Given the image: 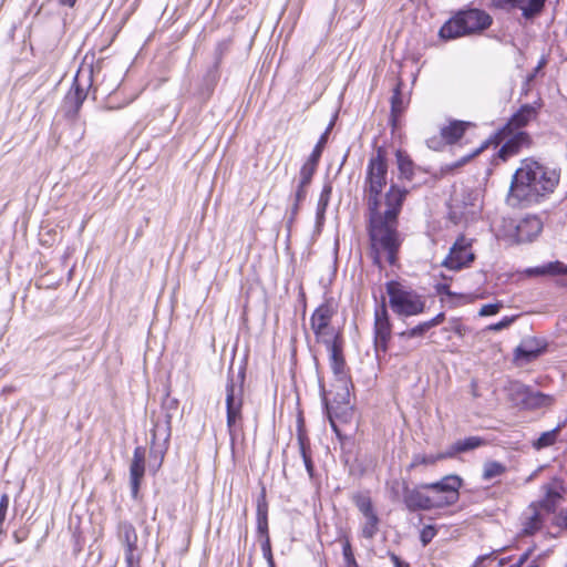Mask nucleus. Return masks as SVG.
Masks as SVG:
<instances>
[{
	"instance_id": "f257e3e1",
	"label": "nucleus",
	"mask_w": 567,
	"mask_h": 567,
	"mask_svg": "<svg viewBox=\"0 0 567 567\" xmlns=\"http://www.w3.org/2000/svg\"><path fill=\"white\" fill-rule=\"evenodd\" d=\"M386 152L383 147H378L369 158L363 183V199L368 212V235L375 261L379 262L381 254H385L389 264L394 265L401 246L398 217L409 190L405 187L391 184L384 195L385 208L382 209L381 194L386 185Z\"/></svg>"
},
{
	"instance_id": "f03ea898",
	"label": "nucleus",
	"mask_w": 567,
	"mask_h": 567,
	"mask_svg": "<svg viewBox=\"0 0 567 567\" xmlns=\"http://www.w3.org/2000/svg\"><path fill=\"white\" fill-rule=\"evenodd\" d=\"M559 182V173L542 163L525 158L513 175L507 203L513 207H525L538 203L554 192Z\"/></svg>"
},
{
	"instance_id": "7ed1b4c3",
	"label": "nucleus",
	"mask_w": 567,
	"mask_h": 567,
	"mask_svg": "<svg viewBox=\"0 0 567 567\" xmlns=\"http://www.w3.org/2000/svg\"><path fill=\"white\" fill-rule=\"evenodd\" d=\"M329 353V363L330 368L336 377V382L338 383V388L340 392L338 393L339 404L337 408L332 404H329L327 398L323 395L322 401L326 408V412L330 422L332 430L339 435V429L336 420H340L342 422H348L352 415V411H350V390L349 385L351 384V380L347 372V364L343 357V346H339L337 348H332L327 350Z\"/></svg>"
},
{
	"instance_id": "20e7f679",
	"label": "nucleus",
	"mask_w": 567,
	"mask_h": 567,
	"mask_svg": "<svg viewBox=\"0 0 567 567\" xmlns=\"http://www.w3.org/2000/svg\"><path fill=\"white\" fill-rule=\"evenodd\" d=\"M492 24V17L480 9L460 11L440 29V37L444 40H453L472 33L482 32Z\"/></svg>"
},
{
	"instance_id": "39448f33",
	"label": "nucleus",
	"mask_w": 567,
	"mask_h": 567,
	"mask_svg": "<svg viewBox=\"0 0 567 567\" xmlns=\"http://www.w3.org/2000/svg\"><path fill=\"white\" fill-rule=\"evenodd\" d=\"M386 293L392 311L399 317H413L425 310L424 297L398 281L386 282Z\"/></svg>"
},
{
	"instance_id": "423d86ee",
	"label": "nucleus",
	"mask_w": 567,
	"mask_h": 567,
	"mask_svg": "<svg viewBox=\"0 0 567 567\" xmlns=\"http://www.w3.org/2000/svg\"><path fill=\"white\" fill-rule=\"evenodd\" d=\"M245 372L240 371L235 380L228 375L226 383V422L230 440L234 442L243 421Z\"/></svg>"
},
{
	"instance_id": "0eeeda50",
	"label": "nucleus",
	"mask_w": 567,
	"mask_h": 567,
	"mask_svg": "<svg viewBox=\"0 0 567 567\" xmlns=\"http://www.w3.org/2000/svg\"><path fill=\"white\" fill-rule=\"evenodd\" d=\"M462 486V480L457 475H446L441 481L434 483H423L420 485L423 489L436 492L437 496L433 497L439 508L451 506L458 501V489Z\"/></svg>"
},
{
	"instance_id": "6e6552de",
	"label": "nucleus",
	"mask_w": 567,
	"mask_h": 567,
	"mask_svg": "<svg viewBox=\"0 0 567 567\" xmlns=\"http://www.w3.org/2000/svg\"><path fill=\"white\" fill-rule=\"evenodd\" d=\"M473 240L461 235L450 248L449 255L442 261V266L450 270H461L470 267L475 260V254L472 250Z\"/></svg>"
},
{
	"instance_id": "1a4fd4ad",
	"label": "nucleus",
	"mask_w": 567,
	"mask_h": 567,
	"mask_svg": "<svg viewBox=\"0 0 567 567\" xmlns=\"http://www.w3.org/2000/svg\"><path fill=\"white\" fill-rule=\"evenodd\" d=\"M374 349L377 353L386 352L388 342L392 333V324L383 301L374 311Z\"/></svg>"
},
{
	"instance_id": "9d476101",
	"label": "nucleus",
	"mask_w": 567,
	"mask_h": 567,
	"mask_svg": "<svg viewBox=\"0 0 567 567\" xmlns=\"http://www.w3.org/2000/svg\"><path fill=\"white\" fill-rule=\"evenodd\" d=\"M87 96L86 87L82 86L79 80V74L74 79V82L66 93L62 110L64 112L65 117L69 120L76 118L80 109Z\"/></svg>"
},
{
	"instance_id": "9b49d317",
	"label": "nucleus",
	"mask_w": 567,
	"mask_h": 567,
	"mask_svg": "<svg viewBox=\"0 0 567 567\" xmlns=\"http://www.w3.org/2000/svg\"><path fill=\"white\" fill-rule=\"evenodd\" d=\"M545 1L546 0H492V4L496 9L506 11L519 9L525 19H532L542 12Z\"/></svg>"
},
{
	"instance_id": "f8f14e48",
	"label": "nucleus",
	"mask_w": 567,
	"mask_h": 567,
	"mask_svg": "<svg viewBox=\"0 0 567 567\" xmlns=\"http://www.w3.org/2000/svg\"><path fill=\"white\" fill-rule=\"evenodd\" d=\"M421 487L410 488L403 484V503L410 512L430 511L439 508L435 505L433 497H430L421 492Z\"/></svg>"
},
{
	"instance_id": "ddd939ff",
	"label": "nucleus",
	"mask_w": 567,
	"mask_h": 567,
	"mask_svg": "<svg viewBox=\"0 0 567 567\" xmlns=\"http://www.w3.org/2000/svg\"><path fill=\"white\" fill-rule=\"evenodd\" d=\"M511 400L515 404L523 405H540L544 404L548 396L540 392H533L529 388L519 382H513L508 388Z\"/></svg>"
},
{
	"instance_id": "4468645a",
	"label": "nucleus",
	"mask_w": 567,
	"mask_h": 567,
	"mask_svg": "<svg viewBox=\"0 0 567 567\" xmlns=\"http://www.w3.org/2000/svg\"><path fill=\"white\" fill-rule=\"evenodd\" d=\"M145 473V450L142 446L134 449L133 460L130 465V483L132 496L135 498L138 494L141 480Z\"/></svg>"
},
{
	"instance_id": "2eb2a0df",
	"label": "nucleus",
	"mask_w": 567,
	"mask_h": 567,
	"mask_svg": "<svg viewBox=\"0 0 567 567\" xmlns=\"http://www.w3.org/2000/svg\"><path fill=\"white\" fill-rule=\"evenodd\" d=\"M171 437V415L158 417L153 422L151 431L152 446L158 451L166 450Z\"/></svg>"
},
{
	"instance_id": "dca6fc26",
	"label": "nucleus",
	"mask_w": 567,
	"mask_h": 567,
	"mask_svg": "<svg viewBox=\"0 0 567 567\" xmlns=\"http://www.w3.org/2000/svg\"><path fill=\"white\" fill-rule=\"evenodd\" d=\"M543 230V221L538 216H526L516 226V237L519 243L533 241Z\"/></svg>"
},
{
	"instance_id": "f3484780",
	"label": "nucleus",
	"mask_w": 567,
	"mask_h": 567,
	"mask_svg": "<svg viewBox=\"0 0 567 567\" xmlns=\"http://www.w3.org/2000/svg\"><path fill=\"white\" fill-rule=\"evenodd\" d=\"M508 132L504 136H506ZM512 135L499 148L498 157L502 161H507L509 157L518 154L519 150L529 144V136L526 132L518 131L509 133Z\"/></svg>"
},
{
	"instance_id": "a211bd4d",
	"label": "nucleus",
	"mask_w": 567,
	"mask_h": 567,
	"mask_svg": "<svg viewBox=\"0 0 567 567\" xmlns=\"http://www.w3.org/2000/svg\"><path fill=\"white\" fill-rule=\"evenodd\" d=\"M537 116V107L532 104L523 105L509 120L506 126L502 130L501 134L505 135L506 132L513 133L526 126L532 120Z\"/></svg>"
},
{
	"instance_id": "6ab92c4d",
	"label": "nucleus",
	"mask_w": 567,
	"mask_h": 567,
	"mask_svg": "<svg viewBox=\"0 0 567 567\" xmlns=\"http://www.w3.org/2000/svg\"><path fill=\"white\" fill-rule=\"evenodd\" d=\"M545 517L537 506H528L523 515L522 534L532 536L542 529Z\"/></svg>"
},
{
	"instance_id": "aec40b11",
	"label": "nucleus",
	"mask_w": 567,
	"mask_h": 567,
	"mask_svg": "<svg viewBox=\"0 0 567 567\" xmlns=\"http://www.w3.org/2000/svg\"><path fill=\"white\" fill-rule=\"evenodd\" d=\"M336 315L334 307L329 302L321 303L312 313L310 318V327L312 331L326 329L331 324V320Z\"/></svg>"
},
{
	"instance_id": "412c9836",
	"label": "nucleus",
	"mask_w": 567,
	"mask_h": 567,
	"mask_svg": "<svg viewBox=\"0 0 567 567\" xmlns=\"http://www.w3.org/2000/svg\"><path fill=\"white\" fill-rule=\"evenodd\" d=\"M545 350L544 344H539L536 339H527L524 340L516 349H515V359L524 360L525 362H530L538 358Z\"/></svg>"
},
{
	"instance_id": "4be33fe9",
	"label": "nucleus",
	"mask_w": 567,
	"mask_h": 567,
	"mask_svg": "<svg viewBox=\"0 0 567 567\" xmlns=\"http://www.w3.org/2000/svg\"><path fill=\"white\" fill-rule=\"evenodd\" d=\"M485 444V440L480 436H470L464 440H458L453 443L446 451L445 455L449 458L456 456L460 453H465L478 449Z\"/></svg>"
},
{
	"instance_id": "5701e85b",
	"label": "nucleus",
	"mask_w": 567,
	"mask_h": 567,
	"mask_svg": "<svg viewBox=\"0 0 567 567\" xmlns=\"http://www.w3.org/2000/svg\"><path fill=\"white\" fill-rule=\"evenodd\" d=\"M316 340L326 346L327 350L343 346V339L334 327L329 324L326 329L313 331Z\"/></svg>"
},
{
	"instance_id": "b1692460",
	"label": "nucleus",
	"mask_w": 567,
	"mask_h": 567,
	"mask_svg": "<svg viewBox=\"0 0 567 567\" xmlns=\"http://www.w3.org/2000/svg\"><path fill=\"white\" fill-rule=\"evenodd\" d=\"M471 125L470 122L452 121L449 125L441 130L442 137L449 144L456 143L465 133V130Z\"/></svg>"
},
{
	"instance_id": "393cba45",
	"label": "nucleus",
	"mask_w": 567,
	"mask_h": 567,
	"mask_svg": "<svg viewBox=\"0 0 567 567\" xmlns=\"http://www.w3.org/2000/svg\"><path fill=\"white\" fill-rule=\"evenodd\" d=\"M332 193V186L330 183H327L323 185L322 190L320 193L318 204H317V212H316V224L317 227L320 228L324 223V215L326 210L328 208L330 197Z\"/></svg>"
},
{
	"instance_id": "a878e982",
	"label": "nucleus",
	"mask_w": 567,
	"mask_h": 567,
	"mask_svg": "<svg viewBox=\"0 0 567 567\" xmlns=\"http://www.w3.org/2000/svg\"><path fill=\"white\" fill-rule=\"evenodd\" d=\"M118 538L126 548H137V534L135 527L131 523L122 522L118 524Z\"/></svg>"
},
{
	"instance_id": "bb28decb",
	"label": "nucleus",
	"mask_w": 567,
	"mask_h": 567,
	"mask_svg": "<svg viewBox=\"0 0 567 567\" xmlns=\"http://www.w3.org/2000/svg\"><path fill=\"white\" fill-rule=\"evenodd\" d=\"M527 275H567V266L560 261H551L540 267L528 268Z\"/></svg>"
},
{
	"instance_id": "cd10ccee",
	"label": "nucleus",
	"mask_w": 567,
	"mask_h": 567,
	"mask_svg": "<svg viewBox=\"0 0 567 567\" xmlns=\"http://www.w3.org/2000/svg\"><path fill=\"white\" fill-rule=\"evenodd\" d=\"M396 162H398V168L400 173V178H404L408 181H411L413 177V162L410 158V156L402 152L396 151Z\"/></svg>"
},
{
	"instance_id": "c85d7f7f",
	"label": "nucleus",
	"mask_w": 567,
	"mask_h": 567,
	"mask_svg": "<svg viewBox=\"0 0 567 567\" xmlns=\"http://www.w3.org/2000/svg\"><path fill=\"white\" fill-rule=\"evenodd\" d=\"M364 522L361 527V534L367 539H372L379 532L380 519L377 513L363 516Z\"/></svg>"
},
{
	"instance_id": "c756f323",
	"label": "nucleus",
	"mask_w": 567,
	"mask_h": 567,
	"mask_svg": "<svg viewBox=\"0 0 567 567\" xmlns=\"http://www.w3.org/2000/svg\"><path fill=\"white\" fill-rule=\"evenodd\" d=\"M558 497H559V494L557 492L548 489L545 498H543L542 501H539L537 503H532L529 506H537L538 509L542 512V514L545 516L555 511L556 499Z\"/></svg>"
},
{
	"instance_id": "7c9ffc66",
	"label": "nucleus",
	"mask_w": 567,
	"mask_h": 567,
	"mask_svg": "<svg viewBox=\"0 0 567 567\" xmlns=\"http://www.w3.org/2000/svg\"><path fill=\"white\" fill-rule=\"evenodd\" d=\"M564 422L558 424L555 429L544 432L534 442V447L537 450H542L544 447L553 445L558 436V433L563 426H565Z\"/></svg>"
},
{
	"instance_id": "2f4dec72",
	"label": "nucleus",
	"mask_w": 567,
	"mask_h": 567,
	"mask_svg": "<svg viewBox=\"0 0 567 567\" xmlns=\"http://www.w3.org/2000/svg\"><path fill=\"white\" fill-rule=\"evenodd\" d=\"M506 466L496 461H488L484 463L483 466V480L491 481L497 476H501L505 473Z\"/></svg>"
},
{
	"instance_id": "473e14b6",
	"label": "nucleus",
	"mask_w": 567,
	"mask_h": 567,
	"mask_svg": "<svg viewBox=\"0 0 567 567\" xmlns=\"http://www.w3.org/2000/svg\"><path fill=\"white\" fill-rule=\"evenodd\" d=\"M404 110V102L401 94V83H398L391 97V115L395 120Z\"/></svg>"
},
{
	"instance_id": "72a5a7b5",
	"label": "nucleus",
	"mask_w": 567,
	"mask_h": 567,
	"mask_svg": "<svg viewBox=\"0 0 567 567\" xmlns=\"http://www.w3.org/2000/svg\"><path fill=\"white\" fill-rule=\"evenodd\" d=\"M449 458L447 455H445V452L439 453V454H431V455H423V454H416L413 456L411 467H415L419 465H433L437 461Z\"/></svg>"
},
{
	"instance_id": "f704fd0d",
	"label": "nucleus",
	"mask_w": 567,
	"mask_h": 567,
	"mask_svg": "<svg viewBox=\"0 0 567 567\" xmlns=\"http://www.w3.org/2000/svg\"><path fill=\"white\" fill-rule=\"evenodd\" d=\"M353 499L357 508L363 516L375 513L369 496L359 494L355 495Z\"/></svg>"
},
{
	"instance_id": "c9c22d12",
	"label": "nucleus",
	"mask_w": 567,
	"mask_h": 567,
	"mask_svg": "<svg viewBox=\"0 0 567 567\" xmlns=\"http://www.w3.org/2000/svg\"><path fill=\"white\" fill-rule=\"evenodd\" d=\"M318 164L311 162L309 159L300 168V183L303 185H309L311 183L312 176L317 169Z\"/></svg>"
},
{
	"instance_id": "e433bc0d",
	"label": "nucleus",
	"mask_w": 567,
	"mask_h": 567,
	"mask_svg": "<svg viewBox=\"0 0 567 567\" xmlns=\"http://www.w3.org/2000/svg\"><path fill=\"white\" fill-rule=\"evenodd\" d=\"M299 446H300V454L303 460L306 470H307L309 476L312 478L315 466H313V463L311 460L309 446L306 444V442L301 437H299Z\"/></svg>"
},
{
	"instance_id": "4c0bfd02",
	"label": "nucleus",
	"mask_w": 567,
	"mask_h": 567,
	"mask_svg": "<svg viewBox=\"0 0 567 567\" xmlns=\"http://www.w3.org/2000/svg\"><path fill=\"white\" fill-rule=\"evenodd\" d=\"M430 329H431V327H430L429 322L424 321V322H421L417 326L413 327L412 329L401 332L400 337L405 338V339L423 337Z\"/></svg>"
},
{
	"instance_id": "58836bf2",
	"label": "nucleus",
	"mask_w": 567,
	"mask_h": 567,
	"mask_svg": "<svg viewBox=\"0 0 567 567\" xmlns=\"http://www.w3.org/2000/svg\"><path fill=\"white\" fill-rule=\"evenodd\" d=\"M327 135H328V130L324 132V134L321 135L320 140L316 144V146L312 150L310 156L308 157L309 161L315 162L317 164L319 163V159H320V157L322 155V151H323L324 144L327 142Z\"/></svg>"
},
{
	"instance_id": "ea45409f",
	"label": "nucleus",
	"mask_w": 567,
	"mask_h": 567,
	"mask_svg": "<svg viewBox=\"0 0 567 567\" xmlns=\"http://www.w3.org/2000/svg\"><path fill=\"white\" fill-rule=\"evenodd\" d=\"M342 555L344 559V566H357L358 563L354 558L350 542L347 539L342 546Z\"/></svg>"
},
{
	"instance_id": "a19ab883",
	"label": "nucleus",
	"mask_w": 567,
	"mask_h": 567,
	"mask_svg": "<svg viewBox=\"0 0 567 567\" xmlns=\"http://www.w3.org/2000/svg\"><path fill=\"white\" fill-rule=\"evenodd\" d=\"M261 551H262V555H264V557L266 558V560L268 563V566L269 567H275L269 536H267L266 538H262Z\"/></svg>"
},
{
	"instance_id": "79ce46f5",
	"label": "nucleus",
	"mask_w": 567,
	"mask_h": 567,
	"mask_svg": "<svg viewBox=\"0 0 567 567\" xmlns=\"http://www.w3.org/2000/svg\"><path fill=\"white\" fill-rule=\"evenodd\" d=\"M436 535V529L432 525H426L420 533V540L423 546H426Z\"/></svg>"
},
{
	"instance_id": "37998d69",
	"label": "nucleus",
	"mask_w": 567,
	"mask_h": 567,
	"mask_svg": "<svg viewBox=\"0 0 567 567\" xmlns=\"http://www.w3.org/2000/svg\"><path fill=\"white\" fill-rule=\"evenodd\" d=\"M257 517H268V504L266 501L265 489H262L257 499Z\"/></svg>"
},
{
	"instance_id": "c03bdc74",
	"label": "nucleus",
	"mask_w": 567,
	"mask_h": 567,
	"mask_svg": "<svg viewBox=\"0 0 567 567\" xmlns=\"http://www.w3.org/2000/svg\"><path fill=\"white\" fill-rule=\"evenodd\" d=\"M516 319V316L513 317H505L499 322L489 324L487 327V330L489 331H501L503 329L508 328Z\"/></svg>"
},
{
	"instance_id": "a18cd8bd",
	"label": "nucleus",
	"mask_w": 567,
	"mask_h": 567,
	"mask_svg": "<svg viewBox=\"0 0 567 567\" xmlns=\"http://www.w3.org/2000/svg\"><path fill=\"white\" fill-rule=\"evenodd\" d=\"M501 308H502V303H499V302H497V303H487V305H484L480 309L478 315L482 316V317L493 316V315H496L499 311Z\"/></svg>"
},
{
	"instance_id": "49530a36",
	"label": "nucleus",
	"mask_w": 567,
	"mask_h": 567,
	"mask_svg": "<svg viewBox=\"0 0 567 567\" xmlns=\"http://www.w3.org/2000/svg\"><path fill=\"white\" fill-rule=\"evenodd\" d=\"M8 507L9 496L7 494H3L0 498V534L2 533V526L6 520Z\"/></svg>"
},
{
	"instance_id": "de8ad7c7",
	"label": "nucleus",
	"mask_w": 567,
	"mask_h": 567,
	"mask_svg": "<svg viewBox=\"0 0 567 567\" xmlns=\"http://www.w3.org/2000/svg\"><path fill=\"white\" fill-rule=\"evenodd\" d=\"M447 330L453 331L454 333H456L460 337H463L466 332L465 326L457 318L450 320V328Z\"/></svg>"
},
{
	"instance_id": "09e8293b",
	"label": "nucleus",
	"mask_w": 567,
	"mask_h": 567,
	"mask_svg": "<svg viewBox=\"0 0 567 567\" xmlns=\"http://www.w3.org/2000/svg\"><path fill=\"white\" fill-rule=\"evenodd\" d=\"M485 147V144L481 145L480 147H477L476 150H474L472 153L467 154L466 156L462 157L460 161H457L455 164H453L451 166V168H454V167H460L462 165H464L465 163H467L471 158L475 157L476 155H478Z\"/></svg>"
},
{
	"instance_id": "8fccbe9b",
	"label": "nucleus",
	"mask_w": 567,
	"mask_h": 567,
	"mask_svg": "<svg viewBox=\"0 0 567 567\" xmlns=\"http://www.w3.org/2000/svg\"><path fill=\"white\" fill-rule=\"evenodd\" d=\"M257 532L262 538L269 536L268 517H257Z\"/></svg>"
},
{
	"instance_id": "3c124183",
	"label": "nucleus",
	"mask_w": 567,
	"mask_h": 567,
	"mask_svg": "<svg viewBox=\"0 0 567 567\" xmlns=\"http://www.w3.org/2000/svg\"><path fill=\"white\" fill-rule=\"evenodd\" d=\"M309 185H303L302 183H298V186H297V189H296V193H295V200L297 202V204H300L305 200L306 196H307V187Z\"/></svg>"
},
{
	"instance_id": "603ef678",
	"label": "nucleus",
	"mask_w": 567,
	"mask_h": 567,
	"mask_svg": "<svg viewBox=\"0 0 567 567\" xmlns=\"http://www.w3.org/2000/svg\"><path fill=\"white\" fill-rule=\"evenodd\" d=\"M434 288H435V291L437 295H445L447 297L456 296V293L451 291L450 286L447 284L440 282V284H436Z\"/></svg>"
},
{
	"instance_id": "864d4df0",
	"label": "nucleus",
	"mask_w": 567,
	"mask_h": 567,
	"mask_svg": "<svg viewBox=\"0 0 567 567\" xmlns=\"http://www.w3.org/2000/svg\"><path fill=\"white\" fill-rule=\"evenodd\" d=\"M557 525L567 529V507L561 509L557 516Z\"/></svg>"
},
{
	"instance_id": "5fc2aeb1",
	"label": "nucleus",
	"mask_w": 567,
	"mask_h": 567,
	"mask_svg": "<svg viewBox=\"0 0 567 567\" xmlns=\"http://www.w3.org/2000/svg\"><path fill=\"white\" fill-rule=\"evenodd\" d=\"M445 319V315L444 312H440L439 315H436L434 318H432L431 320H427L431 329L441 324Z\"/></svg>"
},
{
	"instance_id": "6e6d98bb",
	"label": "nucleus",
	"mask_w": 567,
	"mask_h": 567,
	"mask_svg": "<svg viewBox=\"0 0 567 567\" xmlns=\"http://www.w3.org/2000/svg\"><path fill=\"white\" fill-rule=\"evenodd\" d=\"M136 549H130V548H125V561H126V567H134L133 566V563H134V551Z\"/></svg>"
},
{
	"instance_id": "4d7b16f0",
	"label": "nucleus",
	"mask_w": 567,
	"mask_h": 567,
	"mask_svg": "<svg viewBox=\"0 0 567 567\" xmlns=\"http://www.w3.org/2000/svg\"><path fill=\"white\" fill-rule=\"evenodd\" d=\"M545 65V60L539 61L538 65L534 69V72L527 76V81H532L536 73Z\"/></svg>"
},
{
	"instance_id": "13d9d810",
	"label": "nucleus",
	"mask_w": 567,
	"mask_h": 567,
	"mask_svg": "<svg viewBox=\"0 0 567 567\" xmlns=\"http://www.w3.org/2000/svg\"><path fill=\"white\" fill-rule=\"evenodd\" d=\"M391 559L394 564V567H410L408 564H403L401 559L394 554L391 555Z\"/></svg>"
},
{
	"instance_id": "bf43d9fd",
	"label": "nucleus",
	"mask_w": 567,
	"mask_h": 567,
	"mask_svg": "<svg viewBox=\"0 0 567 567\" xmlns=\"http://www.w3.org/2000/svg\"><path fill=\"white\" fill-rule=\"evenodd\" d=\"M60 4L73 8L76 3V0H58Z\"/></svg>"
},
{
	"instance_id": "052dcab7",
	"label": "nucleus",
	"mask_w": 567,
	"mask_h": 567,
	"mask_svg": "<svg viewBox=\"0 0 567 567\" xmlns=\"http://www.w3.org/2000/svg\"><path fill=\"white\" fill-rule=\"evenodd\" d=\"M299 205L300 204H297V202L295 200V204L291 208V219L298 214Z\"/></svg>"
},
{
	"instance_id": "680f3d73",
	"label": "nucleus",
	"mask_w": 567,
	"mask_h": 567,
	"mask_svg": "<svg viewBox=\"0 0 567 567\" xmlns=\"http://www.w3.org/2000/svg\"><path fill=\"white\" fill-rule=\"evenodd\" d=\"M92 85V80H91V76L87 80V86H91Z\"/></svg>"
},
{
	"instance_id": "e2e57ef3",
	"label": "nucleus",
	"mask_w": 567,
	"mask_h": 567,
	"mask_svg": "<svg viewBox=\"0 0 567 567\" xmlns=\"http://www.w3.org/2000/svg\"><path fill=\"white\" fill-rule=\"evenodd\" d=\"M14 537H16V539H17V543H20V542H21L20 536L14 535Z\"/></svg>"
},
{
	"instance_id": "0e129e2a",
	"label": "nucleus",
	"mask_w": 567,
	"mask_h": 567,
	"mask_svg": "<svg viewBox=\"0 0 567 567\" xmlns=\"http://www.w3.org/2000/svg\"><path fill=\"white\" fill-rule=\"evenodd\" d=\"M14 537H16V539H17V543H20V542H21L20 536L14 535Z\"/></svg>"
},
{
	"instance_id": "69168bd1",
	"label": "nucleus",
	"mask_w": 567,
	"mask_h": 567,
	"mask_svg": "<svg viewBox=\"0 0 567 567\" xmlns=\"http://www.w3.org/2000/svg\"><path fill=\"white\" fill-rule=\"evenodd\" d=\"M504 564H505V559H502V560L499 561V565H501V566H503Z\"/></svg>"
},
{
	"instance_id": "338daca9",
	"label": "nucleus",
	"mask_w": 567,
	"mask_h": 567,
	"mask_svg": "<svg viewBox=\"0 0 567 567\" xmlns=\"http://www.w3.org/2000/svg\"><path fill=\"white\" fill-rule=\"evenodd\" d=\"M343 567H359V565H357V566H343Z\"/></svg>"
},
{
	"instance_id": "774afa93",
	"label": "nucleus",
	"mask_w": 567,
	"mask_h": 567,
	"mask_svg": "<svg viewBox=\"0 0 567 567\" xmlns=\"http://www.w3.org/2000/svg\"><path fill=\"white\" fill-rule=\"evenodd\" d=\"M529 567H538L537 565H533V566H529Z\"/></svg>"
}]
</instances>
